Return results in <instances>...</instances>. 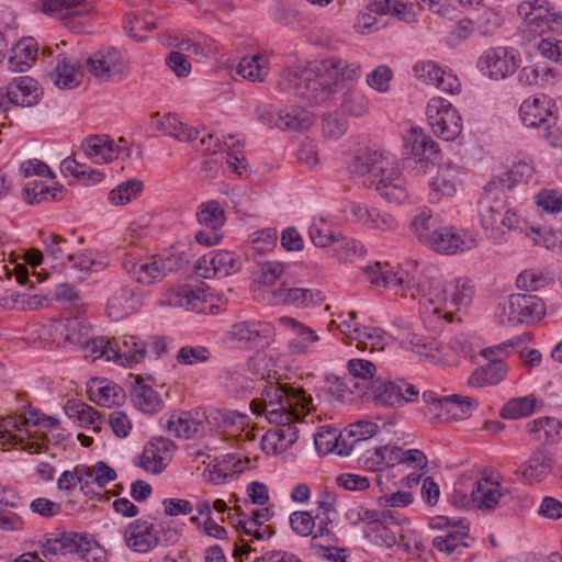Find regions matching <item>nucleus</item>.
<instances>
[{"mask_svg": "<svg viewBox=\"0 0 562 562\" xmlns=\"http://www.w3.org/2000/svg\"><path fill=\"white\" fill-rule=\"evenodd\" d=\"M361 65L329 57L313 63L297 61L288 65L281 72L279 87L293 91L311 104H323L340 89V81H357Z\"/></svg>", "mask_w": 562, "mask_h": 562, "instance_id": "nucleus-1", "label": "nucleus"}, {"mask_svg": "<svg viewBox=\"0 0 562 562\" xmlns=\"http://www.w3.org/2000/svg\"><path fill=\"white\" fill-rule=\"evenodd\" d=\"M251 411L257 416H265L278 428L271 432L278 443L285 449L297 440V428L293 423L300 422L313 409L312 397L304 390H295L271 382L265 384L261 397L251 401Z\"/></svg>", "mask_w": 562, "mask_h": 562, "instance_id": "nucleus-2", "label": "nucleus"}, {"mask_svg": "<svg viewBox=\"0 0 562 562\" xmlns=\"http://www.w3.org/2000/svg\"><path fill=\"white\" fill-rule=\"evenodd\" d=\"M514 187L512 176L502 173L485 184L477 202L481 226L494 244L505 241L507 233L519 226L520 216L507 209V193Z\"/></svg>", "mask_w": 562, "mask_h": 562, "instance_id": "nucleus-3", "label": "nucleus"}, {"mask_svg": "<svg viewBox=\"0 0 562 562\" xmlns=\"http://www.w3.org/2000/svg\"><path fill=\"white\" fill-rule=\"evenodd\" d=\"M59 427L58 419L41 416L34 408L0 417V445L20 448L30 453H41L49 439V431Z\"/></svg>", "mask_w": 562, "mask_h": 562, "instance_id": "nucleus-4", "label": "nucleus"}, {"mask_svg": "<svg viewBox=\"0 0 562 562\" xmlns=\"http://www.w3.org/2000/svg\"><path fill=\"white\" fill-rule=\"evenodd\" d=\"M553 106L552 100L547 95L532 97L521 103L519 115L526 127L537 131L538 137L552 147H561L562 130L557 126Z\"/></svg>", "mask_w": 562, "mask_h": 562, "instance_id": "nucleus-5", "label": "nucleus"}, {"mask_svg": "<svg viewBox=\"0 0 562 562\" xmlns=\"http://www.w3.org/2000/svg\"><path fill=\"white\" fill-rule=\"evenodd\" d=\"M431 527L437 530L431 546L446 558L457 561L474 543L469 533V524L463 519L437 517Z\"/></svg>", "mask_w": 562, "mask_h": 562, "instance_id": "nucleus-6", "label": "nucleus"}, {"mask_svg": "<svg viewBox=\"0 0 562 562\" xmlns=\"http://www.w3.org/2000/svg\"><path fill=\"white\" fill-rule=\"evenodd\" d=\"M67 43L61 41L55 47L44 46L43 55L52 56L47 78L59 89H74L83 79L81 60L75 50H65Z\"/></svg>", "mask_w": 562, "mask_h": 562, "instance_id": "nucleus-7", "label": "nucleus"}, {"mask_svg": "<svg viewBox=\"0 0 562 562\" xmlns=\"http://www.w3.org/2000/svg\"><path fill=\"white\" fill-rule=\"evenodd\" d=\"M42 554L50 560L57 554H75L87 562H102L104 552L88 533L65 532L58 538L48 539L42 547Z\"/></svg>", "mask_w": 562, "mask_h": 562, "instance_id": "nucleus-8", "label": "nucleus"}, {"mask_svg": "<svg viewBox=\"0 0 562 562\" xmlns=\"http://www.w3.org/2000/svg\"><path fill=\"white\" fill-rule=\"evenodd\" d=\"M406 269L394 270L389 262H374L363 270L367 280L375 285L386 288L400 293L402 296H414L411 283L414 281V271L417 270V261L406 263Z\"/></svg>", "mask_w": 562, "mask_h": 562, "instance_id": "nucleus-9", "label": "nucleus"}, {"mask_svg": "<svg viewBox=\"0 0 562 562\" xmlns=\"http://www.w3.org/2000/svg\"><path fill=\"white\" fill-rule=\"evenodd\" d=\"M381 198L390 203L402 204L408 199V190L394 157L384 156L375 165L371 179Z\"/></svg>", "mask_w": 562, "mask_h": 562, "instance_id": "nucleus-10", "label": "nucleus"}, {"mask_svg": "<svg viewBox=\"0 0 562 562\" xmlns=\"http://www.w3.org/2000/svg\"><path fill=\"white\" fill-rule=\"evenodd\" d=\"M517 13L539 35L562 31V13L548 0H524L517 5Z\"/></svg>", "mask_w": 562, "mask_h": 562, "instance_id": "nucleus-11", "label": "nucleus"}, {"mask_svg": "<svg viewBox=\"0 0 562 562\" xmlns=\"http://www.w3.org/2000/svg\"><path fill=\"white\" fill-rule=\"evenodd\" d=\"M414 296L430 303L432 313L438 317H443L447 322H452V312L448 310V289L442 282L440 273L436 269H428L422 273L418 281L414 274V281L411 283Z\"/></svg>", "mask_w": 562, "mask_h": 562, "instance_id": "nucleus-12", "label": "nucleus"}, {"mask_svg": "<svg viewBox=\"0 0 562 562\" xmlns=\"http://www.w3.org/2000/svg\"><path fill=\"white\" fill-rule=\"evenodd\" d=\"M426 116L432 133L441 139L454 140L461 134L462 119L448 100L431 98L426 106Z\"/></svg>", "mask_w": 562, "mask_h": 562, "instance_id": "nucleus-13", "label": "nucleus"}, {"mask_svg": "<svg viewBox=\"0 0 562 562\" xmlns=\"http://www.w3.org/2000/svg\"><path fill=\"white\" fill-rule=\"evenodd\" d=\"M378 431V425L368 420L350 424L338 437L333 436L334 442L328 439L330 434H319L315 437V446L321 452L336 451L339 456H349L355 445L370 439Z\"/></svg>", "mask_w": 562, "mask_h": 562, "instance_id": "nucleus-14", "label": "nucleus"}, {"mask_svg": "<svg viewBox=\"0 0 562 562\" xmlns=\"http://www.w3.org/2000/svg\"><path fill=\"white\" fill-rule=\"evenodd\" d=\"M404 148L411 155L406 159V167L415 175L426 173L439 153L438 144L417 126L407 131Z\"/></svg>", "mask_w": 562, "mask_h": 562, "instance_id": "nucleus-15", "label": "nucleus"}, {"mask_svg": "<svg viewBox=\"0 0 562 562\" xmlns=\"http://www.w3.org/2000/svg\"><path fill=\"white\" fill-rule=\"evenodd\" d=\"M419 390L402 379L371 381L370 396L375 404L401 407L418 398Z\"/></svg>", "mask_w": 562, "mask_h": 562, "instance_id": "nucleus-16", "label": "nucleus"}, {"mask_svg": "<svg viewBox=\"0 0 562 562\" xmlns=\"http://www.w3.org/2000/svg\"><path fill=\"white\" fill-rule=\"evenodd\" d=\"M519 61L515 49L497 46L484 50L476 61V67L490 79L502 80L516 71Z\"/></svg>", "mask_w": 562, "mask_h": 562, "instance_id": "nucleus-17", "label": "nucleus"}, {"mask_svg": "<svg viewBox=\"0 0 562 562\" xmlns=\"http://www.w3.org/2000/svg\"><path fill=\"white\" fill-rule=\"evenodd\" d=\"M91 75L103 81H120L128 71L123 53L116 48H105L93 53L87 59Z\"/></svg>", "mask_w": 562, "mask_h": 562, "instance_id": "nucleus-18", "label": "nucleus"}, {"mask_svg": "<svg viewBox=\"0 0 562 562\" xmlns=\"http://www.w3.org/2000/svg\"><path fill=\"white\" fill-rule=\"evenodd\" d=\"M503 314L512 324H529L540 321L546 315L543 301L533 294H512L503 305Z\"/></svg>", "mask_w": 562, "mask_h": 562, "instance_id": "nucleus-19", "label": "nucleus"}, {"mask_svg": "<svg viewBox=\"0 0 562 562\" xmlns=\"http://www.w3.org/2000/svg\"><path fill=\"white\" fill-rule=\"evenodd\" d=\"M479 245L477 234L454 226L439 228L427 247L437 254L452 256L475 248Z\"/></svg>", "mask_w": 562, "mask_h": 562, "instance_id": "nucleus-20", "label": "nucleus"}, {"mask_svg": "<svg viewBox=\"0 0 562 562\" xmlns=\"http://www.w3.org/2000/svg\"><path fill=\"white\" fill-rule=\"evenodd\" d=\"M241 258L233 251H210L200 257L195 265L196 273L204 278H224L241 269Z\"/></svg>", "mask_w": 562, "mask_h": 562, "instance_id": "nucleus-21", "label": "nucleus"}, {"mask_svg": "<svg viewBox=\"0 0 562 562\" xmlns=\"http://www.w3.org/2000/svg\"><path fill=\"white\" fill-rule=\"evenodd\" d=\"M122 266L131 279L143 285L160 281L167 274L162 259L144 258L136 252H126Z\"/></svg>", "mask_w": 562, "mask_h": 562, "instance_id": "nucleus-22", "label": "nucleus"}, {"mask_svg": "<svg viewBox=\"0 0 562 562\" xmlns=\"http://www.w3.org/2000/svg\"><path fill=\"white\" fill-rule=\"evenodd\" d=\"M414 76L427 83L432 85L442 92L457 94L460 91V81L450 71H446L431 60H419L413 67Z\"/></svg>", "mask_w": 562, "mask_h": 562, "instance_id": "nucleus-23", "label": "nucleus"}, {"mask_svg": "<svg viewBox=\"0 0 562 562\" xmlns=\"http://www.w3.org/2000/svg\"><path fill=\"white\" fill-rule=\"evenodd\" d=\"M123 538L126 547L136 553H148L160 543L159 531L145 519L131 522L125 528Z\"/></svg>", "mask_w": 562, "mask_h": 562, "instance_id": "nucleus-24", "label": "nucleus"}, {"mask_svg": "<svg viewBox=\"0 0 562 562\" xmlns=\"http://www.w3.org/2000/svg\"><path fill=\"white\" fill-rule=\"evenodd\" d=\"M278 323L292 335L288 341L292 355H311L316 351L321 338L311 327L289 316L280 317Z\"/></svg>", "mask_w": 562, "mask_h": 562, "instance_id": "nucleus-25", "label": "nucleus"}, {"mask_svg": "<svg viewBox=\"0 0 562 562\" xmlns=\"http://www.w3.org/2000/svg\"><path fill=\"white\" fill-rule=\"evenodd\" d=\"M462 169L452 161H446L438 167L435 178L429 182V201L437 203L443 196H452L460 183Z\"/></svg>", "mask_w": 562, "mask_h": 562, "instance_id": "nucleus-26", "label": "nucleus"}, {"mask_svg": "<svg viewBox=\"0 0 562 562\" xmlns=\"http://www.w3.org/2000/svg\"><path fill=\"white\" fill-rule=\"evenodd\" d=\"M504 496L501 482L494 475H483L471 491V499L475 507L486 512L494 510Z\"/></svg>", "mask_w": 562, "mask_h": 562, "instance_id": "nucleus-27", "label": "nucleus"}, {"mask_svg": "<svg viewBox=\"0 0 562 562\" xmlns=\"http://www.w3.org/2000/svg\"><path fill=\"white\" fill-rule=\"evenodd\" d=\"M112 349V361L123 367L132 368L142 362L146 356L145 342L135 336L125 335L113 338Z\"/></svg>", "mask_w": 562, "mask_h": 562, "instance_id": "nucleus-28", "label": "nucleus"}, {"mask_svg": "<svg viewBox=\"0 0 562 562\" xmlns=\"http://www.w3.org/2000/svg\"><path fill=\"white\" fill-rule=\"evenodd\" d=\"M272 330L269 323L245 321L234 324L231 327L229 336L238 342L262 346L269 342Z\"/></svg>", "mask_w": 562, "mask_h": 562, "instance_id": "nucleus-29", "label": "nucleus"}, {"mask_svg": "<svg viewBox=\"0 0 562 562\" xmlns=\"http://www.w3.org/2000/svg\"><path fill=\"white\" fill-rule=\"evenodd\" d=\"M41 94L37 82L27 76L13 79L5 90V98L11 104L27 108L35 105L40 101Z\"/></svg>", "mask_w": 562, "mask_h": 562, "instance_id": "nucleus-30", "label": "nucleus"}, {"mask_svg": "<svg viewBox=\"0 0 562 562\" xmlns=\"http://www.w3.org/2000/svg\"><path fill=\"white\" fill-rule=\"evenodd\" d=\"M150 125L154 130L164 133L165 135L177 138L181 142H191L198 138L199 132L193 127L187 126L181 123L178 117L171 113L162 116L159 113L151 115Z\"/></svg>", "mask_w": 562, "mask_h": 562, "instance_id": "nucleus-31", "label": "nucleus"}, {"mask_svg": "<svg viewBox=\"0 0 562 562\" xmlns=\"http://www.w3.org/2000/svg\"><path fill=\"white\" fill-rule=\"evenodd\" d=\"M479 407L476 398L458 394L441 397V412L437 417L449 420L464 419L472 415Z\"/></svg>", "mask_w": 562, "mask_h": 562, "instance_id": "nucleus-32", "label": "nucleus"}, {"mask_svg": "<svg viewBox=\"0 0 562 562\" xmlns=\"http://www.w3.org/2000/svg\"><path fill=\"white\" fill-rule=\"evenodd\" d=\"M164 427L178 438L190 439L204 430L202 419L194 418L188 412L172 413L167 418H161Z\"/></svg>", "mask_w": 562, "mask_h": 562, "instance_id": "nucleus-33", "label": "nucleus"}, {"mask_svg": "<svg viewBox=\"0 0 562 562\" xmlns=\"http://www.w3.org/2000/svg\"><path fill=\"white\" fill-rule=\"evenodd\" d=\"M439 217L426 207L418 209L409 223V231L424 246H428L439 228Z\"/></svg>", "mask_w": 562, "mask_h": 562, "instance_id": "nucleus-34", "label": "nucleus"}, {"mask_svg": "<svg viewBox=\"0 0 562 562\" xmlns=\"http://www.w3.org/2000/svg\"><path fill=\"white\" fill-rule=\"evenodd\" d=\"M88 394L92 402L105 407L120 405L125 400L123 389L108 380H93L89 385Z\"/></svg>", "mask_w": 562, "mask_h": 562, "instance_id": "nucleus-35", "label": "nucleus"}, {"mask_svg": "<svg viewBox=\"0 0 562 562\" xmlns=\"http://www.w3.org/2000/svg\"><path fill=\"white\" fill-rule=\"evenodd\" d=\"M85 155L97 164L109 162L120 154L121 147L108 136L93 135L81 144Z\"/></svg>", "mask_w": 562, "mask_h": 562, "instance_id": "nucleus-36", "label": "nucleus"}, {"mask_svg": "<svg viewBox=\"0 0 562 562\" xmlns=\"http://www.w3.org/2000/svg\"><path fill=\"white\" fill-rule=\"evenodd\" d=\"M200 144L201 149L207 154H216L217 150H222L224 147L226 149V162L234 171L238 172L239 175L241 173L239 168L246 167L243 164L245 161L244 155L238 149H235L236 146L243 145L240 139H237L232 144H228L227 140H225L224 144H222L218 138L214 137V135L207 134L200 139Z\"/></svg>", "mask_w": 562, "mask_h": 562, "instance_id": "nucleus-37", "label": "nucleus"}, {"mask_svg": "<svg viewBox=\"0 0 562 562\" xmlns=\"http://www.w3.org/2000/svg\"><path fill=\"white\" fill-rule=\"evenodd\" d=\"M37 55L36 42L34 38H23L12 48L8 59L9 69L13 72H24L34 64Z\"/></svg>", "mask_w": 562, "mask_h": 562, "instance_id": "nucleus-38", "label": "nucleus"}, {"mask_svg": "<svg viewBox=\"0 0 562 562\" xmlns=\"http://www.w3.org/2000/svg\"><path fill=\"white\" fill-rule=\"evenodd\" d=\"M139 304V299L135 292L126 286H122L113 292L108 300V314L112 319H121L131 314Z\"/></svg>", "mask_w": 562, "mask_h": 562, "instance_id": "nucleus-39", "label": "nucleus"}, {"mask_svg": "<svg viewBox=\"0 0 562 562\" xmlns=\"http://www.w3.org/2000/svg\"><path fill=\"white\" fill-rule=\"evenodd\" d=\"M352 340L359 350L381 351L391 341V336L378 327H353Z\"/></svg>", "mask_w": 562, "mask_h": 562, "instance_id": "nucleus-40", "label": "nucleus"}, {"mask_svg": "<svg viewBox=\"0 0 562 562\" xmlns=\"http://www.w3.org/2000/svg\"><path fill=\"white\" fill-rule=\"evenodd\" d=\"M86 0H36V8L46 15L66 19L87 12Z\"/></svg>", "mask_w": 562, "mask_h": 562, "instance_id": "nucleus-41", "label": "nucleus"}, {"mask_svg": "<svg viewBox=\"0 0 562 562\" xmlns=\"http://www.w3.org/2000/svg\"><path fill=\"white\" fill-rule=\"evenodd\" d=\"M314 123V115L302 108L280 110L276 121V127L281 131L301 132L307 130Z\"/></svg>", "mask_w": 562, "mask_h": 562, "instance_id": "nucleus-42", "label": "nucleus"}, {"mask_svg": "<svg viewBox=\"0 0 562 562\" xmlns=\"http://www.w3.org/2000/svg\"><path fill=\"white\" fill-rule=\"evenodd\" d=\"M52 329L64 341L71 345L82 346L89 337L90 326L78 318H69L65 321H56L52 324Z\"/></svg>", "mask_w": 562, "mask_h": 562, "instance_id": "nucleus-43", "label": "nucleus"}, {"mask_svg": "<svg viewBox=\"0 0 562 562\" xmlns=\"http://www.w3.org/2000/svg\"><path fill=\"white\" fill-rule=\"evenodd\" d=\"M400 531L398 521L393 519H383L373 528L362 529L364 538L379 547L392 548L397 543V533Z\"/></svg>", "mask_w": 562, "mask_h": 562, "instance_id": "nucleus-44", "label": "nucleus"}, {"mask_svg": "<svg viewBox=\"0 0 562 562\" xmlns=\"http://www.w3.org/2000/svg\"><path fill=\"white\" fill-rule=\"evenodd\" d=\"M507 368L503 361L490 360L486 366L474 370L468 379V384L473 387H483L498 384L505 379Z\"/></svg>", "mask_w": 562, "mask_h": 562, "instance_id": "nucleus-45", "label": "nucleus"}, {"mask_svg": "<svg viewBox=\"0 0 562 562\" xmlns=\"http://www.w3.org/2000/svg\"><path fill=\"white\" fill-rule=\"evenodd\" d=\"M133 405L145 414H155L164 408V401L158 393L147 384L136 382L131 390Z\"/></svg>", "mask_w": 562, "mask_h": 562, "instance_id": "nucleus-46", "label": "nucleus"}, {"mask_svg": "<svg viewBox=\"0 0 562 562\" xmlns=\"http://www.w3.org/2000/svg\"><path fill=\"white\" fill-rule=\"evenodd\" d=\"M106 265L108 261L105 257L93 254L92 251H85L79 255L71 254V259H69L65 269L74 273H80L75 276V278L81 280L85 274L101 271Z\"/></svg>", "mask_w": 562, "mask_h": 562, "instance_id": "nucleus-47", "label": "nucleus"}, {"mask_svg": "<svg viewBox=\"0 0 562 562\" xmlns=\"http://www.w3.org/2000/svg\"><path fill=\"white\" fill-rule=\"evenodd\" d=\"M277 296L283 303H291L301 307L317 305L325 300L321 290L305 288H283L278 291Z\"/></svg>", "mask_w": 562, "mask_h": 562, "instance_id": "nucleus-48", "label": "nucleus"}, {"mask_svg": "<svg viewBox=\"0 0 562 562\" xmlns=\"http://www.w3.org/2000/svg\"><path fill=\"white\" fill-rule=\"evenodd\" d=\"M540 409V405L535 395L514 397L507 401L499 411V416L504 419L525 418Z\"/></svg>", "mask_w": 562, "mask_h": 562, "instance_id": "nucleus-49", "label": "nucleus"}, {"mask_svg": "<svg viewBox=\"0 0 562 562\" xmlns=\"http://www.w3.org/2000/svg\"><path fill=\"white\" fill-rule=\"evenodd\" d=\"M268 58L261 54L243 57L236 72L252 82H262L269 72Z\"/></svg>", "mask_w": 562, "mask_h": 562, "instance_id": "nucleus-50", "label": "nucleus"}, {"mask_svg": "<svg viewBox=\"0 0 562 562\" xmlns=\"http://www.w3.org/2000/svg\"><path fill=\"white\" fill-rule=\"evenodd\" d=\"M448 310L460 311L470 305L474 290L471 280L468 278H458L448 289Z\"/></svg>", "mask_w": 562, "mask_h": 562, "instance_id": "nucleus-51", "label": "nucleus"}, {"mask_svg": "<svg viewBox=\"0 0 562 562\" xmlns=\"http://www.w3.org/2000/svg\"><path fill=\"white\" fill-rule=\"evenodd\" d=\"M41 238L47 256H49L56 263L66 268L72 254L70 252L69 243L54 233H41Z\"/></svg>", "mask_w": 562, "mask_h": 562, "instance_id": "nucleus-52", "label": "nucleus"}, {"mask_svg": "<svg viewBox=\"0 0 562 562\" xmlns=\"http://www.w3.org/2000/svg\"><path fill=\"white\" fill-rule=\"evenodd\" d=\"M195 215L199 224L212 231L220 229L226 221L224 209L215 200L201 203Z\"/></svg>", "mask_w": 562, "mask_h": 562, "instance_id": "nucleus-53", "label": "nucleus"}, {"mask_svg": "<svg viewBox=\"0 0 562 562\" xmlns=\"http://www.w3.org/2000/svg\"><path fill=\"white\" fill-rule=\"evenodd\" d=\"M195 256V245L192 243H177L172 245L168 256L162 260L166 272L168 273L190 265Z\"/></svg>", "mask_w": 562, "mask_h": 562, "instance_id": "nucleus-54", "label": "nucleus"}, {"mask_svg": "<svg viewBox=\"0 0 562 562\" xmlns=\"http://www.w3.org/2000/svg\"><path fill=\"white\" fill-rule=\"evenodd\" d=\"M551 468V458L542 451H537L522 467L521 473L524 479L529 483L540 482L550 473Z\"/></svg>", "mask_w": 562, "mask_h": 562, "instance_id": "nucleus-55", "label": "nucleus"}, {"mask_svg": "<svg viewBox=\"0 0 562 562\" xmlns=\"http://www.w3.org/2000/svg\"><path fill=\"white\" fill-rule=\"evenodd\" d=\"M342 111L352 116H362L369 111V100L356 86L348 87L341 95Z\"/></svg>", "mask_w": 562, "mask_h": 562, "instance_id": "nucleus-56", "label": "nucleus"}, {"mask_svg": "<svg viewBox=\"0 0 562 562\" xmlns=\"http://www.w3.org/2000/svg\"><path fill=\"white\" fill-rule=\"evenodd\" d=\"M181 50L196 53L198 48L189 41L182 42L180 50H172L166 57L167 67L179 78L187 77L191 72V64Z\"/></svg>", "mask_w": 562, "mask_h": 562, "instance_id": "nucleus-57", "label": "nucleus"}, {"mask_svg": "<svg viewBox=\"0 0 562 562\" xmlns=\"http://www.w3.org/2000/svg\"><path fill=\"white\" fill-rule=\"evenodd\" d=\"M528 432L543 439L544 442H552L560 434L561 425L559 420L552 417H540L527 425Z\"/></svg>", "mask_w": 562, "mask_h": 562, "instance_id": "nucleus-58", "label": "nucleus"}, {"mask_svg": "<svg viewBox=\"0 0 562 562\" xmlns=\"http://www.w3.org/2000/svg\"><path fill=\"white\" fill-rule=\"evenodd\" d=\"M25 199L30 204H38L44 201H54L58 199L61 189L49 188L38 180L29 181L24 188Z\"/></svg>", "mask_w": 562, "mask_h": 562, "instance_id": "nucleus-59", "label": "nucleus"}, {"mask_svg": "<svg viewBox=\"0 0 562 562\" xmlns=\"http://www.w3.org/2000/svg\"><path fill=\"white\" fill-rule=\"evenodd\" d=\"M211 357L212 352L205 346L186 345L178 350L176 355V361L182 366H196L207 362Z\"/></svg>", "mask_w": 562, "mask_h": 562, "instance_id": "nucleus-60", "label": "nucleus"}, {"mask_svg": "<svg viewBox=\"0 0 562 562\" xmlns=\"http://www.w3.org/2000/svg\"><path fill=\"white\" fill-rule=\"evenodd\" d=\"M553 78V71L544 64H532L524 66L518 72V81L522 86H537L540 82Z\"/></svg>", "mask_w": 562, "mask_h": 562, "instance_id": "nucleus-61", "label": "nucleus"}, {"mask_svg": "<svg viewBox=\"0 0 562 562\" xmlns=\"http://www.w3.org/2000/svg\"><path fill=\"white\" fill-rule=\"evenodd\" d=\"M133 462L151 474H159L167 467L164 457L159 456L149 443L144 447L142 454L134 458Z\"/></svg>", "mask_w": 562, "mask_h": 562, "instance_id": "nucleus-62", "label": "nucleus"}, {"mask_svg": "<svg viewBox=\"0 0 562 562\" xmlns=\"http://www.w3.org/2000/svg\"><path fill=\"white\" fill-rule=\"evenodd\" d=\"M393 78L394 72L387 65H379L367 74L366 83L369 88L379 93H387Z\"/></svg>", "mask_w": 562, "mask_h": 562, "instance_id": "nucleus-63", "label": "nucleus"}, {"mask_svg": "<svg viewBox=\"0 0 562 562\" xmlns=\"http://www.w3.org/2000/svg\"><path fill=\"white\" fill-rule=\"evenodd\" d=\"M143 190V183L138 180L122 182L109 193V201L113 205H124L135 199Z\"/></svg>", "mask_w": 562, "mask_h": 562, "instance_id": "nucleus-64", "label": "nucleus"}]
</instances>
